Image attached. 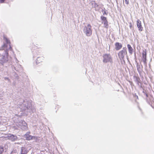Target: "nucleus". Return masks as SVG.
Returning <instances> with one entry per match:
<instances>
[{
    "label": "nucleus",
    "instance_id": "nucleus-7",
    "mask_svg": "<svg viewBox=\"0 0 154 154\" xmlns=\"http://www.w3.org/2000/svg\"><path fill=\"white\" fill-rule=\"evenodd\" d=\"M142 60L144 63H146V50L145 49L144 50H143L142 53Z\"/></svg>",
    "mask_w": 154,
    "mask_h": 154
},
{
    "label": "nucleus",
    "instance_id": "nucleus-17",
    "mask_svg": "<svg viewBox=\"0 0 154 154\" xmlns=\"http://www.w3.org/2000/svg\"><path fill=\"white\" fill-rule=\"evenodd\" d=\"M5 0H0V3H3Z\"/></svg>",
    "mask_w": 154,
    "mask_h": 154
},
{
    "label": "nucleus",
    "instance_id": "nucleus-18",
    "mask_svg": "<svg viewBox=\"0 0 154 154\" xmlns=\"http://www.w3.org/2000/svg\"><path fill=\"white\" fill-rule=\"evenodd\" d=\"M10 154H16V153L13 151H12Z\"/></svg>",
    "mask_w": 154,
    "mask_h": 154
},
{
    "label": "nucleus",
    "instance_id": "nucleus-14",
    "mask_svg": "<svg viewBox=\"0 0 154 154\" xmlns=\"http://www.w3.org/2000/svg\"><path fill=\"white\" fill-rule=\"evenodd\" d=\"M7 45L6 44H4L2 46V50H5V48L7 47Z\"/></svg>",
    "mask_w": 154,
    "mask_h": 154
},
{
    "label": "nucleus",
    "instance_id": "nucleus-1",
    "mask_svg": "<svg viewBox=\"0 0 154 154\" xmlns=\"http://www.w3.org/2000/svg\"><path fill=\"white\" fill-rule=\"evenodd\" d=\"M127 55L126 49L123 48L122 50L120 51L118 54V56L121 60H123L124 59L125 55Z\"/></svg>",
    "mask_w": 154,
    "mask_h": 154
},
{
    "label": "nucleus",
    "instance_id": "nucleus-4",
    "mask_svg": "<svg viewBox=\"0 0 154 154\" xmlns=\"http://www.w3.org/2000/svg\"><path fill=\"white\" fill-rule=\"evenodd\" d=\"M101 19L103 21L102 23H103L104 27L106 29H108L109 25L106 18L103 16H101Z\"/></svg>",
    "mask_w": 154,
    "mask_h": 154
},
{
    "label": "nucleus",
    "instance_id": "nucleus-2",
    "mask_svg": "<svg viewBox=\"0 0 154 154\" xmlns=\"http://www.w3.org/2000/svg\"><path fill=\"white\" fill-rule=\"evenodd\" d=\"M91 26L88 24L87 26H85L84 29V31L86 35L88 36H91L92 34V31L91 29Z\"/></svg>",
    "mask_w": 154,
    "mask_h": 154
},
{
    "label": "nucleus",
    "instance_id": "nucleus-19",
    "mask_svg": "<svg viewBox=\"0 0 154 154\" xmlns=\"http://www.w3.org/2000/svg\"><path fill=\"white\" fill-rule=\"evenodd\" d=\"M6 52L7 53V55H8V51H6Z\"/></svg>",
    "mask_w": 154,
    "mask_h": 154
},
{
    "label": "nucleus",
    "instance_id": "nucleus-3",
    "mask_svg": "<svg viewBox=\"0 0 154 154\" xmlns=\"http://www.w3.org/2000/svg\"><path fill=\"white\" fill-rule=\"evenodd\" d=\"M103 62L104 63L112 62V57L109 54H105L103 56Z\"/></svg>",
    "mask_w": 154,
    "mask_h": 154
},
{
    "label": "nucleus",
    "instance_id": "nucleus-6",
    "mask_svg": "<svg viewBox=\"0 0 154 154\" xmlns=\"http://www.w3.org/2000/svg\"><path fill=\"white\" fill-rule=\"evenodd\" d=\"M137 26L138 28L139 31H141L143 30V27L141 25V21L139 19L137 20Z\"/></svg>",
    "mask_w": 154,
    "mask_h": 154
},
{
    "label": "nucleus",
    "instance_id": "nucleus-15",
    "mask_svg": "<svg viewBox=\"0 0 154 154\" xmlns=\"http://www.w3.org/2000/svg\"><path fill=\"white\" fill-rule=\"evenodd\" d=\"M125 4L126 5H128L129 4V0H124Z\"/></svg>",
    "mask_w": 154,
    "mask_h": 154
},
{
    "label": "nucleus",
    "instance_id": "nucleus-13",
    "mask_svg": "<svg viewBox=\"0 0 154 154\" xmlns=\"http://www.w3.org/2000/svg\"><path fill=\"white\" fill-rule=\"evenodd\" d=\"M3 148L1 146H0V154H2L4 152Z\"/></svg>",
    "mask_w": 154,
    "mask_h": 154
},
{
    "label": "nucleus",
    "instance_id": "nucleus-5",
    "mask_svg": "<svg viewBox=\"0 0 154 154\" xmlns=\"http://www.w3.org/2000/svg\"><path fill=\"white\" fill-rule=\"evenodd\" d=\"M24 137L26 138V139L28 140H31L35 138V137L29 135V134L27 133L24 135Z\"/></svg>",
    "mask_w": 154,
    "mask_h": 154
},
{
    "label": "nucleus",
    "instance_id": "nucleus-16",
    "mask_svg": "<svg viewBox=\"0 0 154 154\" xmlns=\"http://www.w3.org/2000/svg\"><path fill=\"white\" fill-rule=\"evenodd\" d=\"M129 27H130V29H131L132 27V24L131 23V22L129 23Z\"/></svg>",
    "mask_w": 154,
    "mask_h": 154
},
{
    "label": "nucleus",
    "instance_id": "nucleus-12",
    "mask_svg": "<svg viewBox=\"0 0 154 154\" xmlns=\"http://www.w3.org/2000/svg\"><path fill=\"white\" fill-rule=\"evenodd\" d=\"M4 38L5 41L6 42L7 44H10V41L6 37L4 36Z\"/></svg>",
    "mask_w": 154,
    "mask_h": 154
},
{
    "label": "nucleus",
    "instance_id": "nucleus-10",
    "mask_svg": "<svg viewBox=\"0 0 154 154\" xmlns=\"http://www.w3.org/2000/svg\"><path fill=\"white\" fill-rule=\"evenodd\" d=\"M43 59V57H38L36 60V63H39L40 62H42Z\"/></svg>",
    "mask_w": 154,
    "mask_h": 154
},
{
    "label": "nucleus",
    "instance_id": "nucleus-9",
    "mask_svg": "<svg viewBox=\"0 0 154 154\" xmlns=\"http://www.w3.org/2000/svg\"><path fill=\"white\" fill-rule=\"evenodd\" d=\"M127 47L128 48V51L130 54H131L133 51V49L129 44L127 45Z\"/></svg>",
    "mask_w": 154,
    "mask_h": 154
},
{
    "label": "nucleus",
    "instance_id": "nucleus-8",
    "mask_svg": "<svg viewBox=\"0 0 154 154\" xmlns=\"http://www.w3.org/2000/svg\"><path fill=\"white\" fill-rule=\"evenodd\" d=\"M115 48L116 50L118 51L120 50L122 47V45L121 43L118 42H116L115 43Z\"/></svg>",
    "mask_w": 154,
    "mask_h": 154
},
{
    "label": "nucleus",
    "instance_id": "nucleus-11",
    "mask_svg": "<svg viewBox=\"0 0 154 154\" xmlns=\"http://www.w3.org/2000/svg\"><path fill=\"white\" fill-rule=\"evenodd\" d=\"M21 154H27L25 148L22 147L21 148Z\"/></svg>",
    "mask_w": 154,
    "mask_h": 154
}]
</instances>
